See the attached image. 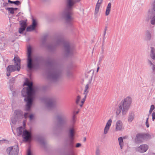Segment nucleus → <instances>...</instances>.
Listing matches in <instances>:
<instances>
[{"label": "nucleus", "mask_w": 155, "mask_h": 155, "mask_svg": "<svg viewBox=\"0 0 155 155\" xmlns=\"http://www.w3.org/2000/svg\"><path fill=\"white\" fill-rule=\"evenodd\" d=\"M6 152L8 155H18L19 152L18 145L9 147L7 148Z\"/></svg>", "instance_id": "obj_10"}, {"label": "nucleus", "mask_w": 155, "mask_h": 155, "mask_svg": "<svg viewBox=\"0 0 155 155\" xmlns=\"http://www.w3.org/2000/svg\"><path fill=\"white\" fill-rule=\"evenodd\" d=\"M89 87V84H87L86 85L85 87V90L84 91V93L87 94L88 91H87V89Z\"/></svg>", "instance_id": "obj_40"}, {"label": "nucleus", "mask_w": 155, "mask_h": 155, "mask_svg": "<svg viewBox=\"0 0 155 155\" xmlns=\"http://www.w3.org/2000/svg\"><path fill=\"white\" fill-rule=\"evenodd\" d=\"M148 149V146L146 144H142L137 148V151L140 153H144L147 151Z\"/></svg>", "instance_id": "obj_14"}, {"label": "nucleus", "mask_w": 155, "mask_h": 155, "mask_svg": "<svg viewBox=\"0 0 155 155\" xmlns=\"http://www.w3.org/2000/svg\"><path fill=\"white\" fill-rule=\"evenodd\" d=\"M2 1L3 2L2 5L1 6V8H7V7L9 6V3L5 2L4 0H2Z\"/></svg>", "instance_id": "obj_31"}, {"label": "nucleus", "mask_w": 155, "mask_h": 155, "mask_svg": "<svg viewBox=\"0 0 155 155\" xmlns=\"http://www.w3.org/2000/svg\"><path fill=\"white\" fill-rule=\"evenodd\" d=\"M109 128L110 127H107V126L105 127L104 131V134H106L107 133L109 130Z\"/></svg>", "instance_id": "obj_43"}, {"label": "nucleus", "mask_w": 155, "mask_h": 155, "mask_svg": "<svg viewBox=\"0 0 155 155\" xmlns=\"http://www.w3.org/2000/svg\"><path fill=\"white\" fill-rule=\"evenodd\" d=\"M31 53L32 48L29 46L27 48V67L30 70L39 68L40 63L43 60L41 56H38L32 59Z\"/></svg>", "instance_id": "obj_2"}, {"label": "nucleus", "mask_w": 155, "mask_h": 155, "mask_svg": "<svg viewBox=\"0 0 155 155\" xmlns=\"http://www.w3.org/2000/svg\"><path fill=\"white\" fill-rule=\"evenodd\" d=\"M65 147H66L65 146ZM68 147V150H69V152L70 153H71L72 155H74V153H72L71 152V150L69 148V147ZM65 155H70L69 154H67Z\"/></svg>", "instance_id": "obj_55"}, {"label": "nucleus", "mask_w": 155, "mask_h": 155, "mask_svg": "<svg viewBox=\"0 0 155 155\" xmlns=\"http://www.w3.org/2000/svg\"><path fill=\"white\" fill-rule=\"evenodd\" d=\"M107 30V26H105V28L104 30V35H106V31Z\"/></svg>", "instance_id": "obj_56"}, {"label": "nucleus", "mask_w": 155, "mask_h": 155, "mask_svg": "<svg viewBox=\"0 0 155 155\" xmlns=\"http://www.w3.org/2000/svg\"><path fill=\"white\" fill-rule=\"evenodd\" d=\"M137 140L138 143L142 142L143 139V136L142 134H138L136 135Z\"/></svg>", "instance_id": "obj_23"}, {"label": "nucleus", "mask_w": 155, "mask_h": 155, "mask_svg": "<svg viewBox=\"0 0 155 155\" xmlns=\"http://www.w3.org/2000/svg\"><path fill=\"white\" fill-rule=\"evenodd\" d=\"M118 140L120 148L121 149H122L124 145L123 139L122 137H120L118 138Z\"/></svg>", "instance_id": "obj_27"}, {"label": "nucleus", "mask_w": 155, "mask_h": 155, "mask_svg": "<svg viewBox=\"0 0 155 155\" xmlns=\"http://www.w3.org/2000/svg\"><path fill=\"white\" fill-rule=\"evenodd\" d=\"M48 37L47 35H45L43 37L42 39V45L45 46L46 44V41Z\"/></svg>", "instance_id": "obj_30"}, {"label": "nucleus", "mask_w": 155, "mask_h": 155, "mask_svg": "<svg viewBox=\"0 0 155 155\" xmlns=\"http://www.w3.org/2000/svg\"><path fill=\"white\" fill-rule=\"evenodd\" d=\"M75 135L74 130L73 128L70 129L69 130L68 136L70 140H66L64 143L66 147H69V148L71 150V152L72 153H74V150L73 149L74 146V144L73 140L74 138Z\"/></svg>", "instance_id": "obj_6"}, {"label": "nucleus", "mask_w": 155, "mask_h": 155, "mask_svg": "<svg viewBox=\"0 0 155 155\" xmlns=\"http://www.w3.org/2000/svg\"><path fill=\"white\" fill-rule=\"evenodd\" d=\"M37 25H38V24H37V22L36 20L34 18H33L32 22V24L31 25H32V26H33V27H34L35 28H36Z\"/></svg>", "instance_id": "obj_35"}, {"label": "nucleus", "mask_w": 155, "mask_h": 155, "mask_svg": "<svg viewBox=\"0 0 155 155\" xmlns=\"http://www.w3.org/2000/svg\"><path fill=\"white\" fill-rule=\"evenodd\" d=\"M27 155H31V152L30 149H28V150L27 151Z\"/></svg>", "instance_id": "obj_54"}, {"label": "nucleus", "mask_w": 155, "mask_h": 155, "mask_svg": "<svg viewBox=\"0 0 155 155\" xmlns=\"http://www.w3.org/2000/svg\"><path fill=\"white\" fill-rule=\"evenodd\" d=\"M148 119L149 117H147L146 119V125L147 128H148L149 127V125L148 123Z\"/></svg>", "instance_id": "obj_47"}, {"label": "nucleus", "mask_w": 155, "mask_h": 155, "mask_svg": "<svg viewBox=\"0 0 155 155\" xmlns=\"http://www.w3.org/2000/svg\"><path fill=\"white\" fill-rule=\"evenodd\" d=\"M46 63L49 68L47 71V77L50 79L56 81L58 79L60 76V71L53 67L54 63L53 61L48 60Z\"/></svg>", "instance_id": "obj_4"}, {"label": "nucleus", "mask_w": 155, "mask_h": 155, "mask_svg": "<svg viewBox=\"0 0 155 155\" xmlns=\"http://www.w3.org/2000/svg\"><path fill=\"white\" fill-rule=\"evenodd\" d=\"M84 94H85V96H84V97L83 98V99H84V100H85L86 99V98L87 95V94H84Z\"/></svg>", "instance_id": "obj_60"}, {"label": "nucleus", "mask_w": 155, "mask_h": 155, "mask_svg": "<svg viewBox=\"0 0 155 155\" xmlns=\"http://www.w3.org/2000/svg\"><path fill=\"white\" fill-rule=\"evenodd\" d=\"M112 121V120L111 119H110L107 123L105 126H107V127H110L111 126Z\"/></svg>", "instance_id": "obj_39"}, {"label": "nucleus", "mask_w": 155, "mask_h": 155, "mask_svg": "<svg viewBox=\"0 0 155 155\" xmlns=\"http://www.w3.org/2000/svg\"><path fill=\"white\" fill-rule=\"evenodd\" d=\"M12 8L13 9L14 11V12L15 11H16L17 10L18 8H13L12 7Z\"/></svg>", "instance_id": "obj_61"}, {"label": "nucleus", "mask_w": 155, "mask_h": 155, "mask_svg": "<svg viewBox=\"0 0 155 155\" xmlns=\"http://www.w3.org/2000/svg\"><path fill=\"white\" fill-rule=\"evenodd\" d=\"M122 108L121 106L119 105V108L116 111V113L117 115H118L120 114L122 110Z\"/></svg>", "instance_id": "obj_38"}, {"label": "nucleus", "mask_w": 155, "mask_h": 155, "mask_svg": "<svg viewBox=\"0 0 155 155\" xmlns=\"http://www.w3.org/2000/svg\"><path fill=\"white\" fill-rule=\"evenodd\" d=\"M103 1V0H98L97 2L99 4H101L102 3Z\"/></svg>", "instance_id": "obj_58"}, {"label": "nucleus", "mask_w": 155, "mask_h": 155, "mask_svg": "<svg viewBox=\"0 0 155 155\" xmlns=\"http://www.w3.org/2000/svg\"><path fill=\"white\" fill-rule=\"evenodd\" d=\"M148 62L150 64V66H152V65H153V64H154L151 61H150V60H148Z\"/></svg>", "instance_id": "obj_57"}, {"label": "nucleus", "mask_w": 155, "mask_h": 155, "mask_svg": "<svg viewBox=\"0 0 155 155\" xmlns=\"http://www.w3.org/2000/svg\"><path fill=\"white\" fill-rule=\"evenodd\" d=\"M5 9L8 10V12L11 14H14V12L12 7H7L5 8Z\"/></svg>", "instance_id": "obj_33"}, {"label": "nucleus", "mask_w": 155, "mask_h": 155, "mask_svg": "<svg viewBox=\"0 0 155 155\" xmlns=\"http://www.w3.org/2000/svg\"><path fill=\"white\" fill-rule=\"evenodd\" d=\"M23 117V113L21 110H15L14 112V116L11 118L12 122L14 124H15L18 120L21 119Z\"/></svg>", "instance_id": "obj_9"}, {"label": "nucleus", "mask_w": 155, "mask_h": 155, "mask_svg": "<svg viewBox=\"0 0 155 155\" xmlns=\"http://www.w3.org/2000/svg\"><path fill=\"white\" fill-rule=\"evenodd\" d=\"M55 119L58 127H62L67 124V119L63 113H59L57 115L55 116Z\"/></svg>", "instance_id": "obj_8"}, {"label": "nucleus", "mask_w": 155, "mask_h": 155, "mask_svg": "<svg viewBox=\"0 0 155 155\" xmlns=\"http://www.w3.org/2000/svg\"><path fill=\"white\" fill-rule=\"evenodd\" d=\"M134 115L132 113L129 114V116L128 117V121L129 122H131L134 119Z\"/></svg>", "instance_id": "obj_25"}, {"label": "nucleus", "mask_w": 155, "mask_h": 155, "mask_svg": "<svg viewBox=\"0 0 155 155\" xmlns=\"http://www.w3.org/2000/svg\"><path fill=\"white\" fill-rule=\"evenodd\" d=\"M15 78H12L9 81V82L10 83H13L15 82Z\"/></svg>", "instance_id": "obj_50"}, {"label": "nucleus", "mask_w": 155, "mask_h": 155, "mask_svg": "<svg viewBox=\"0 0 155 155\" xmlns=\"http://www.w3.org/2000/svg\"><path fill=\"white\" fill-rule=\"evenodd\" d=\"M22 137L25 141H27L29 139H31L32 137V134L26 130H23Z\"/></svg>", "instance_id": "obj_11"}, {"label": "nucleus", "mask_w": 155, "mask_h": 155, "mask_svg": "<svg viewBox=\"0 0 155 155\" xmlns=\"http://www.w3.org/2000/svg\"><path fill=\"white\" fill-rule=\"evenodd\" d=\"M20 25L21 27H25V28L27 26V24L26 21L24 20H21L20 21Z\"/></svg>", "instance_id": "obj_32"}, {"label": "nucleus", "mask_w": 155, "mask_h": 155, "mask_svg": "<svg viewBox=\"0 0 155 155\" xmlns=\"http://www.w3.org/2000/svg\"><path fill=\"white\" fill-rule=\"evenodd\" d=\"M149 12H155V0H154L153 3L152 9L149 10Z\"/></svg>", "instance_id": "obj_41"}, {"label": "nucleus", "mask_w": 155, "mask_h": 155, "mask_svg": "<svg viewBox=\"0 0 155 155\" xmlns=\"http://www.w3.org/2000/svg\"><path fill=\"white\" fill-rule=\"evenodd\" d=\"M148 17L151 19L150 22L151 24H155V12H148Z\"/></svg>", "instance_id": "obj_15"}, {"label": "nucleus", "mask_w": 155, "mask_h": 155, "mask_svg": "<svg viewBox=\"0 0 155 155\" xmlns=\"http://www.w3.org/2000/svg\"><path fill=\"white\" fill-rule=\"evenodd\" d=\"M37 140L41 145L43 146L44 147H45V139L43 136H38L37 137Z\"/></svg>", "instance_id": "obj_17"}, {"label": "nucleus", "mask_w": 155, "mask_h": 155, "mask_svg": "<svg viewBox=\"0 0 155 155\" xmlns=\"http://www.w3.org/2000/svg\"><path fill=\"white\" fill-rule=\"evenodd\" d=\"M104 54H102L101 56L100 57L99 59V62H101V61L102 60V59L104 58Z\"/></svg>", "instance_id": "obj_49"}, {"label": "nucleus", "mask_w": 155, "mask_h": 155, "mask_svg": "<svg viewBox=\"0 0 155 155\" xmlns=\"http://www.w3.org/2000/svg\"><path fill=\"white\" fill-rule=\"evenodd\" d=\"M23 128L21 127H20L18 128V134L19 135H22V134H23Z\"/></svg>", "instance_id": "obj_37"}, {"label": "nucleus", "mask_w": 155, "mask_h": 155, "mask_svg": "<svg viewBox=\"0 0 155 155\" xmlns=\"http://www.w3.org/2000/svg\"><path fill=\"white\" fill-rule=\"evenodd\" d=\"M96 155H100V151L99 149H97L96 150Z\"/></svg>", "instance_id": "obj_48"}, {"label": "nucleus", "mask_w": 155, "mask_h": 155, "mask_svg": "<svg viewBox=\"0 0 155 155\" xmlns=\"http://www.w3.org/2000/svg\"><path fill=\"white\" fill-rule=\"evenodd\" d=\"M85 100L84 99H82V100L81 101V104H83L84 103Z\"/></svg>", "instance_id": "obj_62"}, {"label": "nucleus", "mask_w": 155, "mask_h": 155, "mask_svg": "<svg viewBox=\"0 0 155 155\" xmlns=\"http://www.w3.org/2000/svg\"><path fill=\"white\" fill-rule=\"evenodd\" d=\"M26 28L25 27H21L19 28L18 32L20 34H22L24 31L25 29Z\"/></svg>", "instance_id": "obj_36"}, {"label": "nucleus", "mask_w": 155, "mask_h": 155, "mask_svg": "<svg viewBox=\"0 0 155 155\" xmlns=\"http://www.w3.org/2000/svg\"><path fill=\"white\" fill-rule=\"evenodd\" d=\"M45 100L47 101L46 105L48 107L53 108L54 107L55 101L53 99L46 98Z\"/></svg>", "instance_id": "obj_12"}, {"label": "nucleus", "mask_w": 155, "mask_h": 155, "mask_svg": "<svg viewBox=\"0 0 155 155\" xmlns=\"http://www.w3.org/2000/svg\"><path fill=\"white\" fill-rule=\"evenodd\" d=\"M11 72H10V71H7V76H9L10 75V73Z\"/></svg>", "instance_id": "obj_59"}, {"label": "nucleus", "mask_w": 155, "mask_h": 155, "mask_svg": "<svg viewBox=\"0 0 155 155\" xmlns=\"http://www.w3.org/2000/svg\"><path fill=\"white\" fill-rule=\"evenodd\" d=\"M111 4L110 2L109 3L107 6L105 12V15L107 16L109 15L110 11Z\"/></svg>", "instance_id": "obj_22"}, {"label": "nucleus", "mask_w": 155, "mask_h": 155, "mask_svg": "<svg viewBox=\"0 0 155 155\" xmlns=\"http://www.w3.org/2000/svg\"><path fill=\"white\" fill-rule=\"evenodd\" d=\"M151 67L152 69V72L155 74V65L153 64L151 66H150Z\"/></svg>", "instance_id": "obj_45"}, {"label": "nucleus", "mask_w": 155, "mask_h": 155, "mask_svg": "<svg viewBox=\"0 0 155 155\" xmlns=\"http://www.w3.org/2000/svg\"><path fill=\"white\" fill-rule=\"evenodd\" d=\"M152 117H155V112H153L152 113Z\"/></svg>", "instance_id": "obj_63"}, {"label": "nucleus", "mask_w": 155, "mask_h": 155, "mask_svg": "<svg viewBox=\"0 0 155 155\" xmlns=\"http://www.w3.org/2000/svg\"><path fill=\"white\" fill-rule=\"evenodd\" d=\"M63 44L64 49V56L66 58L73 55L74 53V49L71 47L69 43L65 41L64 39L61 37L57 39L56 41V45H59Z\"/></svg>", "instance_id": "obj_5"}, {"label": "nucleus", "mask_w": 155, "mask_h": 155, "mask_svg": "<svg viewBox=\"0 0 155 155\" xmlns=\"http://www.w3.org/2000/svg\"><path fill=\"white\" fill-rule=\"evenodd\" d=\"M46 47L49 51L54 52L55 51L56 46V45H53L52 44H50L47 45Z\"/></svg>", "instance_id": "obj_18"}, {"label": "nucleus", "mask_w": 155, "mask_h": 155, "mask_svg": "<svg viewBox=\"0 0 155 155\" xmlns=\"http://www.w3.org/2000/svg\"><path fill=\"white\" fill-rule=\"evenodd\" d=\"M81 0H67L66 7L63 12L62 15L64 17L67 25L72 27L73 24L72 21L74 18L71 16L73 14L72 11V7L74 4L78 2Z\"/></svg>", "instance_id": "obj_3"}, {"label": "nucleus", "mask_w": 155, "mask_h": 155, "mask_svg": "<svg viewBox=\"0 0 155 155\" xmlns=\"http://www.w3.org/2000/svg\"><path fill=\"white\" fill-rule=\"evenodd\" d=\"M36 28L33 27L32 25H30L26 29V31H33L35 30Z\"/></svg>", "instance_id": "obj_28"}, {"label": "nucleus", "mask_w": 155, "mask_h": 155, "mask_svg": "<svg viewBox=\"0 0 155 155\" xmlns=\"http://www.w3.org/2000/svg\"><path fill=\"white\" fill-rule=\"evenodd\" d=\"M155 107L153 105H152L150 106V108L149 110V112L151 113L153 111V110L154 109Z\"/></svg>", "instance_id": "obj_44"}, {"label": "nucleus", "mask_w": 155, "mask_h": 155, "mask_svg": "<svg viewBox=\"0 0 155 155\" xmlns=\"http://www.w3.org/2000/svg\"><path fill=\"white\" fill-rule=\"evenodd\" d=\"M81 146V144L80 143H77L76 144L75 147H79Z\"/></svg>", "instance_id": "obj_53"}, {"label": "nucleus", "mask_w": 155, "mask_h": 155, "mask_svg": "<svg viewBox=\"0 0 155 155\" xmlns=\"http://www.w3.org/2000/svg\"><path fill=\"white\" fill-rule=\"evenodd\" d=\"M100 4H99L98 3H97H97L96 4L95 8V10L94 14L95 15L96 14H97L98 12L99 8H100Z\"/></svg>", "instance_id": "obj_29"}, {"label": "nucleus", "mask_w": 155, "mask_h": 155, "mask_svg": "<svg viewBox=\"0 0 155 155\" xmlns=\"http://www.w3.org/2000/svg\"><path fill=\"white\" fill-rule=\"evenodd\" d=\"M67 77L70 78H72L73 77L72 73L70 71H68L67 72Z\"/></svg>", "instance_id": "obj_34"}, {"label": "nucleus", "mask_w": 155, "mask_h": 155, "mask_svg": "<svg viewBox=\"0 0 155 155\" xmlns=\"http://www.w3.org/2000/svg\"><path fill=\"white\" fill-rule=\"evenodd\" d=\"M76 118V116L75 114H74L72 117V120L73 123H74L75 122V119Z\"/></svg>", "instance_id": "obj_51"}, {"label": "nucleus", "mask_w": 155, "mask_h": 155, "mask_svg": "<svg viewBox=\"0 0 155 155\" xmlns=\"http://www.w3.org/2000/svg\"><path fill=\"white\" fill-rule=\"evenodd\" d=\"M155 49L151 47V50L150 54V58L153 60H155Z\"/></svg>", "instance_id": "obj_20"}, {"label": "nucleus", "mask_w": 155, "mask_h": 155, "mask_svg": "<svg viewBox=\"0 0 155 155\" xmlns=\"http://www.w3.org/2000/svg\"><path fill=\"white\" fill-rule=\"evenodd\" d=\"M4 141H6V143H8L9 142V141L6 140L4 139L2 140H0V144H2L4 143Z\"/></svg>", "instance_id": "obj_46"}, {"label": "nucleus", "mask_w": 155, "mask_h": 155, "mask_svg": "<svg viewBox=\"0 0 155 155\" xmlns=\"http://www.w3.org/2000/svg\"><path fill=\"white\" fill-rule=\"evenodd\" d=\"M34 117V115L33 114H31L29 116V118L30 120H32Z\"/></svg>", "instance_id": "obj_52"}, {"label": "nucleus", "mask_w": 155, "mask_h": 155, "mask_svg": "<svg viewBox=\"0 0 155 155\" xmlns=\"http://www.w3.org/2000/svg\"><path fill=\"white\" fill-rule=\"evenodd\" d=\"M13 61L15 63V66L17 67V70L19 71L21 68V60L18 57H15Z\"/></svg>", "instance_id": "obj_13"}, {"label": "nucleus", "mask_w": 155, "mask_h": 155, "mask_svg": "<svg viewBox=\"0 0 155 155\" xmlns=\"http://www.w3.org/2000/svg\"><path fill=\"white\" fill-rule=\"evenodd\" d=\"M8 2L10 4H14L16 6L20 5L21 4V2L18 0L12 1L10 0H8Z\"/></svg>", "instance_id": "obj_21"}, {"label": "nucleus", "mask_w": 155, "mask_h": 155, "mask_svg": "<svg viewBox=\"0 0 155 155\" xmlns=\"http://www.w3.org/2000/svg\"><path fill=\"white\" fill-rule=\"evenodd\" d=\"M143 140L150 139L151 138V135L148 133H142Z\"/></svg>", "instance_id": "obj_24"}, {"label": "nucleus", "mask_w": 155, "mask_h": 155, "mask_svg": "<svg viewBox=\"0 0 155 155\" xmlns=\"http://www.w3.org/2000/svg\"><path fill=\"white\" fill-rule=\"evenodd\" d=\"M123 123L120 120H118L116 124V130L117 131H120L122 129Z\"/></svg>", "instance_id": "obj_16"}, {"label": "nucleus", "mask_w": 155, "mask_h": 155, "mask_svg": "<svg viewBox=\"0 0 155 155\" xmlns=\"http://www.w3.org/2000/svg\"><path fill=\"white\" fill-rule=\"evenodd\" d=\"M131 102V98L130 97H127L123 101H121L119 105L121 106L122 108L123 114L125 115L126 114L129 108Z\"/></svg>", "instance_id": "obj_7"}, {"label": "nucleus", "mask_w": 155, "mask_h": 155, "mask_svg": "<svg viewBox=\"0 0 155 155\" xmlns=\"http://www.w3.org/2000/svg\"><path fill=\"white\" fill-rule=\"evenodd\" d=\"M17 68L15 65H9L6 68L7 71L10 72H13L17 70Z\"/></svg>", "instance_id": "obj_19"}, {"label": "nucleus", "mask_w": 155, "mask_h": 155, "mask_svg": "<svg viewBox=\"0 0 155 155\" xmlns=\"http://www.w3.org/2000/svg\"><path fill=\"white\" fill-rule=\"evenodd\" d=\"M101 49L102 51H104V47L103 46H101Z\"/></svg>", "instance_id": "obj_64"}, {"label": "nucleus", "mask_w": 155, "mask_h": 155, "mask_svg": "<svg viewBox=\"0 0 155 155\" xmlns=\"http://www.w3.org/2000/svg\"><path fill=\"white\" fill-rule=\"evenodd\" d=\"M146 36L147 40L150 41L151 38V35L150 32L149 30H147L146 32Z\"/></svg>", "instance_id": "obj_26"}, {"label": "nucleus", "mask_w": 155, "mask_h": 155, "mask_svg": "<svg viewBox=\"0 0 155 155\" xmlns=\"http://www.w3.org/2000/svg\"><path fill=\"white\" fill-rule=\"evenodd\" d=\"M25 82L24 85L27 86L24 87L21 90L22 96L25 97L24 101L26 102V110L29 111L30 110L33 101L35 99V96L36 93V88L33 86L32 82H30L28 79Z\"/></svg>", "instance_id": "obj_1"}, {"label": "nucleus", "mask_w": 155, "mask_h": 155, "mask_svg": "<svg viewBox=\"0 0 155 155\" xmlns=\"http://www.w3.org/2000/svg\"><path fill=\"white\" fill-rule=\"evenodd\" d=\"M81 99V96L80 95H78L77 96L76 100V103L77 104H78Z\"/></svg>", "instance_id": "obj_42"}]
</instances>
